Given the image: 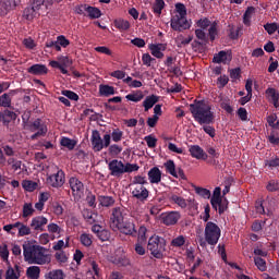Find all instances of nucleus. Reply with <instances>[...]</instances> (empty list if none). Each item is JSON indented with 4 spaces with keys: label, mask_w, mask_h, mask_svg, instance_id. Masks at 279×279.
<instances>
[{
    "label": "nucleus",
    "mask_w": 279,
    "mask_h": 279,
    "mask_svg": "<svg viewBox=\"0 0 279 279\" xmlns=\"http://www.w3.org/2000/svg\"><path fill=\"white\" fill-rule=\"evenodd\" d=\"M147 250L158 260L165 258V252H167V240L159 235H153L148 240Z\"/></svg>",
    "instance_id": "6"
},
{
    "label": "nucleus",
    "mask_w": 279,
    "mask_h": 279,
    "mask_svg": "<svg viewBox=\"0 0 279 279\" xmlns=\"http://www.w3.org/2000/svg\"><path fill=\"white\" fill-rule=\"evenodd\" d=\"M158 99L159 98L156 95L147 96L145 98V100L143 101L145 112H148L149 110H151V107L156 106V104H158Z\"/></svg>",
    "instance_id": "20"
},
{
    "label": "nucleus",
    "mask_w": 279,
    "mask_h": 279,
    "mask_svg": "<svg viewBox=\"0 0 279 279\" xmlns=\"http://www.w3.org/2000/svg\"><path fill=\"white\" fill-rule=\"evenodd\" d=\"M60 143L62 147H66V149H70V151L75 149V145H77L75 140H71L69 137H62Z\"/></svg>",
    "instance_id": "36"
},
{
    "label": "nucleus",
    "mask_w": 279,
    "mask_h": 279,
    "mask_svg": "<svg viewBox=\"0 0 279 279\" xmlns=\"http://www.w3.org/2000/svg\"><path fill=\"white\" fill-rule=\"evenodd\" d=\"M22 186L24 191H27L28 193H33V191H36V189H38V183L32 180H24L22 182Z\"/></svg>",
    "instance_id": "33"
},
{
    "label": "nucleus",
    "mask_w": 279,
    "mask_h": 279,
    "mask_svg": "<svg viewBox=\"0 0 279 279\" xmlns=\"http://www.w3.org/2000/svg\"><path fill=\"white\" fill-rule=\"evenodd\" d=\"M213 62L216 64H221V62H228V52L221 50L217 54L214 56Z\"/></svg>",
    "instance_id": "34"
},
{
    "label": "nucleus",
    "mask_w": 279,
    "mask_h": 279,
    "mask_svg": "<svg viewBox=\"0 0 279 279\" xmlns=\"http://www.w3.org/2000/svg\"><path fill=\"white\" fill-rule=\"evenodd\" d=\"M113 141V143H120V141H122L123 138V131L119 130V129H114L110 135V141Z\"/></svg>",
    "instance_id": "48"
},
{
    "label": "nucleus",
    "mask_w": 279,
    "mask_h": 279,
    "mask_svg": "<svg viewBox=\"0 0 279 279\" xmlns=\"http://www.w3.org/2000/svg\"><path fill=\"white\" fill-rule=\"evenodd\" d=\"M162 10H165V0H155L153 4V12L160 16L162 14Z\"/></svg>",
    "instance_id": "37"
},
{
    "label": "nucleus",
    "mask_w": 279,
    "mask_h": 279,
    "mask_svg": "<svg viewBox=\"0 0 279 279\" xmlns=\"http://www.w3.org/2000/svg\"><path fill=\"white\" fill-rule=\"evenodd\" d=\"M266 97L270 104L274 105L275 108H279V93L274 87H268L266 89Z\"/></svg>",
    "instance_id": "16"
},
{
    "label": "nucleus",
    "mask_w": 279,
    "mask_h": 279,
    "mask_svg": "<svg viewBox=\"0 0 279 279\" xmlns=\"http://www.w3.org/2000/svg\"><path fill=\"white\" fill-rule=\"evenodd\" d=\"M186 243L184 235H179L171 241L172 247H182Z\"/></svg>",
    "instance_id": "53"
},
{
    "label": "nucleus",
    "mask_w": 279,
    "mask_h": 279,
    "mask_svg": "<svg viewBox=\"0 0 279 279\" xmlns=\"http://www.w3.org/2000/svg\"><path fill=\"white\" fill-rule=\"evenodd\" d=\"M189 151L192 158H196V160H202L206 156V153H204V149L199 145L190 146Z\"/></svg>",
    "instance_id": "19"
},
{
    "label": "nucleus",
    "mask_w": 279,
    "mask_h": 279,
    "mask_svg": "<svg viewBox=\"0 0 279 279\" xmlns=\"http://www.w3.org/2000/svg\"><path fill=\"white\" fill-rule=\"evenodd\" d=\"M47 175L46 182L49 186H52V189H60L61 186H64V182L66 181L64 171H62L58 166H49Z\"/></svg>",
    "instance_id": "7"
},
{
    "label": "nucleus",
    "mask_w": 279,
    "mask_h": 279,
    "mask_svg": "<svg viewBox=\"0 0 279 279\" xmlns=\"http://www.w3.org/2000/svg\"><path fill=\"white\" fill-rule=\"evenodd\" d=\"M145 95L143 94L142 90H137L135 93L129 94L125 96V99L128 101H133L134 104H138V101H143Z\"/></svg>",
    "instance_id": "28"
},
{
    "label": "nucleus",
    "mask_w": 279,
    "mask_h": 279,
    "mask_svg": "<svg viewBox=\"0 0 279 279\" xmlns=\"http://www.w3.org/2000/svg\"><path fill=\"white\" fill-rule=\"evenodd\" d=\"M26 276L29 279H38V278H40V267H38V266H29L26 269Z\"/></svg>",
    "instance_id": "27"
},
{
    "label": "nucleus",
    "mask_w": 279,
    "mask_h": 279,
    "mask_svg": "<svg viewBox=\"0 0 279 279\" xmlns=\"http://www.w3.org/2000/svg\"><path fill=\"white\" fill-rule=\"evenodd\" d=\"M31 5L34 10H36L37 12H40V10L43 9V5H47V0H33L31 2Z\"/></svg>",
    "instance_id": "54"
},
{
    "label": "nucleus",
    "mask_w": 279,
    "mask_h": 279,
    "mask_svg": "<svg viewBox=\"0 0 279 279\" xmlns=\"http://www.w3.org/2000/svg\"><path fill=\"white\" fill-rule=\"evenodd\" d=\"M46 279H64V271L62 269L51 270L46 275Z\"/></svg>",
    "instance_id": "41"
},
{
    "label": "nucleus",
    "mask_w": 279,
    "mask_h": 279,
    "mask_svg": "<svg viewBox=\"0 0 279 279\" xmlns=\"http://www.w3.org/2000/svg\"><path fill=\"white\" fill-rule=\"evenodd\" d=\"M80 241L85 247H90L93 245V238L88 233L81 234Z\"/></svg>",
    "instance_id": "46"
},
{
    "label": "nucleus",
    "mask_w": 279,
    "mask_h": 279,
    "mask_svg": "<svg viewBox=\"0 0 279 279\" xmlns=\"http://www.w3.org/2000/svg\"><path fill=\"white\" fill-rule=\"evenodd\" d=\"M47 218L38 216L32 220L31 226L35 230H43V227L47 226Z\"/></svg>",
    "instance_id": "24"
},
{
    "label": "nucleus",
    "mask_w": 279,
    "mask_h": 279,
    "mask_svg": "<svg viewBox=\"0 0 279 279\" xmlns=\"http://www.w3.org/2000/svg\"><path fill=\"white\" fill-rule=\"evenodd\" d=\"M267 204H275L274 198H266L265 201L258 199L255 203L256 210H271L272 206H267Z\"/></svg>",
    "instance_id": "21"
},
{
    "label": "nucleus",
    "mask_w": 279,
    "mask_h": 279,
    "mask_svg": "<svg viewBox=\"0 0 279 279\" xmlns=\"http://www.w3.org/2000/svg\"><path fill=\"white\" fill-rule=\"evenodd\" d=\"M142 62L144 66H151V62H156V59H154L149 53H144L142 56Z\"/></svg>",
    "instance_id": "61"
},
{
    "label": "nucleus",
    "mask_w": 279,
    "mask_h": 279,
    "mask_svg": "<svg viewBox=\"0 0 279 279\" xmlns=\"http://www.w3.org/2000/svg\"><path fill=\"white\" fill-rule=\"evenodd\" d=\"M193 22L186 19V5L184 3H177L174 5V12L170 20V27L174 32H184L191 29Z\"/></svg>",
    "instance_id": "3"
},
{
    "label": "nucleus",
    "mask_w": 279,
    "mask_h": 279,
    "mask_svg": "<svg viewBox=\"0 0 279 279\" xmlns=\"http://www.w3.org/2000/svg\"><path fill=\"white\" fill-rule=\"evenodd\" d=\"M123 82L128 84L129 88H141L143 86V82L133 80L132 76H128Z\"/></svg>",
    "instance_id": "40"
},
{
    "label": "nucleus",
    "mask_w": 279,
    "mask_h": 279,
    "mask_svg": "<svg viewBox=\"0 0 279 279\" xmlns=\"http://www.w3.org/2000/svg\"><path fill=\"white\" fill-rule=\"evenodd\" d=\"M217 34H218V32H217V23L214 22L209 26V38H210L211 41L215 40V38H217Z\"/></svg>",
    "instance_id": "64"
},
{
    "label": "nucleus",
    "mask_w": 279,
    "mask_h": 279,
    "mask_svg": "<svg viewBox=\"0 0 279 279\" xmlns=\"http://www.w3.org/2000/svg\"><path fill=\"white\" fill-rule=\"evenodd\" d=\"M54 258L56 260H58V263H66L69 260V257L66 256V253H64V251H59L54 254Z\"/></svg>",
    "instance_id": "62"
},
{
    "label": "nucleus",
    "mask_w": 279,
    "mask_h": 279,
    "mask_svg": "<svg viewBox=\"0 0 279 279\" xmlns=\"http://www.w3.org/2000/svg\"><path fill=\"white\" fill-rule=\"evenodd\" d=\"M22 44L26 49H36V41L32 37L24 38Z\"/></svg>",
    "instance_id": "59"
},
{
    "label": "nucleus",
    "mask_w": 279,
    "mask_h": 279,
    "mask_svg": "<svg viewBox=\"0 0 279 279\" xmlns=\"http://www.w3.org/2000/svg\"><path fill=\"white\" fill-rule=\"evenodd\" d=\"M266 167H269V169H276V167H279V157L274 156L270 159L265 161Z\"/></svg>",
    "instance_id": "52"
},
{
    "label": "nucleus",
    "mask_w": 279,
    "mask_h": 279,
    "mask_svg": "<svg viewBox=\"0 0 279 279\" xmlns=\"http://www.w3.org/2000/svg\"><path fill=\"white\" fill-rule=\"evenodd\" d=\"M49 199V193L43 192L39 194L38 202L35 204L37 210H43L45 208V202Z\"/></svg>",
    "instance_id": "32"
},
{
    "label": "nucleus",
    "mask_w": 279,
    "mask_h": 279,
    "mask_svg": "<svg viewBox=\"0 0 279 279\" xmlns=\"http://www.w3.org/2000/svg\"><path fill=\"white\" fill-rule=\"evenodd\" d=\"M147 184V178L143 175H135L131 183V186H145Z\"/></svg>",
    "instance_id": "45"
},
{
    "label": "nucleus",
    "mask_w": 279,
    "mask_h": 279,
    "mask_svg": "<svg viewBox=\"0 0 279 279\" xmlns=\"http://www.w3.org/2000/svg\"><path fill=\"white\" fill-rule=\"evenodd\" d=\"M254 263L259 271H267V262L263 257H254Z\"/></svg>",
    "instance_id": "47"
},
{
    "label": "nucleus",
    "mask_w": 279,
    "mask_h": 279,
    "mask_svg": "<svg viewBox=\"0 0 279 279\" xmlns=\"http://www.w3.org/2000/svg\"><path fill=\"white\" fill-rule=\"evenodd\" d=\"M170 199H171V202H173L174 204L180 206V208H186V199H184L183 197L173 194L170 197Z\"/></svg>",
    "instance_id": "49"
},
{
    "label": "nucleus",
    "mask_w": 279,
    "mask_h": 279,
    "mask_svg": "<svg viewBox=\"0 0 279 279\" xmlns=\"http://www.w3.org/2000/svg\"><path fill=\"white\" fill-rule=\"evenodd\" d=\"M0 121H2L4 125L10 123V121H16V113H14V111L4 110L0 116Z\"/></svg>",
    "instance_id": "25"
},
{
    "label": "nucleus",
    "mask_w": 279,
    "mask_h": 279,
    "mask_svg": "<svg viewBox=\"0 0 279 279\" xmlns=\"http://www.w3.org/2000/svg\"><path fill=\"white\" fill-rule=\"evenodd\" d=\"M144 141L147 144V147H149V149H154V147H156L158 140L151 135H147L144 137Z\"/></svg>",
    "instance_id": "56"
},
{
    "label": "nucleus",
    "mask_w": 279,
    "mask_h": 279,
    "mask_svg": "<svg viewBox=\"0 0 279 279\" xmlns=\"http://www.w3.org/2000/svg\"><path fill=\"white\" fill-rule=\"evenodd\" d=\"M114 27L119 29L120 32H128L130 29V22L128 20L118 19L114 20Z\"/></svg>",
    "instance_id": "29"
},
{
    "label": "nucleus",
    "mask_w": 279,
    "mask_h": 279,
    "mask_svg": "<svg viewBox=\"0 0 279 279\" xmlns=\"http://www.w3.org/2000/svg\"><path fill=\"white\" fill-rule=\"evenodd\" d=\"M7 165L12 169V171H23V161L15 159L14 157H10L7 159Z\"/></svg>",
    "instance_id": "22"
},
{
    "label": "nucleus",
    "mask_w": 279,
    "mask_h": 279,
    "mask_svg": "<svg viewBox=\"0 0 279 279\" xmlns=\"http://www.w3.org/2000/svg\"><path fill=\"white\" fill-rule=\"evenodd\" d=\"M148 180L150 184H160L162 180V171L158 167H154L148 171Z\"/></svg>",
    "instance_id": "15"
},
{
    "label": "nucleus",
    "mask_w": 279,
    "mask_h": 279,
    "mask_svg": "<svg viewBox=\"0 0 279 279\" xmlns=\"http://www.w3.org/2000/svg\"><path fill=\"white\" fill-rule=\"evenodd\" d=\"M27 72L31 73V75H47L49 70L45 64H34L28 68Z\"/></svg>",
    "instance_id": "18"
},
{
    "label": "nucleus",
    "mask_w": 279,
    "mask_h": 279,
    "mask_svg": "<svg viewBox=\"0 0 279 279\" xmlns=\"http://www.w3.org/2000/svg\"><path fill=\"white\" fill-rule=\"evenodd\" d=\"M148 49H149L151 56H154V58H157L158 60H162L165 58V52H162V51H167V45L150 44L148 46Z\"/></svg>",
    "instance_id": "13"
},
{
    "label": "nucleus",
    "mask_w": 279,
    "mask_h": 279,
    "mask_svg": "<svg viewBox=\"0 0 279 279\" xmlns=\"http://www.w3.org/2000/svg\"><path fill=\"white\" fill-rule=\"evenodd\" d=\"M99 206L102 208H110L111 206H114V198L112 196H98Z\"/></svg>",
    "instance_id": "23"
},
{
    "label": "nucleus",
    "mask_w": 279,
    "mask_h": 279,
    "mask_svg": "<svg viewBox=\"0 0 279 279\" xmlns=\"http://www.w3.org/2000/svg\"><path fill=\"white\" fill-rule=\"evenodd\" d=\"M190 112L198 123L202 125L203 131L210 136V138H215L216 131L213 128V123H215V112H213V107L204 100H195L194 104L190 105Z\"/></svg>",
    "instance_id": "1"
},
{
    "label": "nucleus",
    "mask_w": 279,
    "mask_h": 279,
    "mask_svg": "<svg viewBox=\"0 0 279 279\" xmlns=\"http://www.w3.org/2000/svg\"><path fill=\"white\" fill-rule=\"evenodd\" d=\"M19 278H21V274L17 272L16 275V271H14V268H12V266H9L5 272V279H19Z\"/></svg>",
    "instance_id": "57"
},
{
    "label": "nucleus",
    "mask_w": 279,
    "mask_h": 279,
    "mask_svg": "<svg viewBox=\"0 0 279 279\" xmlns=\"http://www.w3.org/2000/svg\"><path fill=\"white\" fill-rule=\"evenodd\" d=\"M264 28L267 31V34H269V36H272V34H276V32H278V24L267 23L266 25H264Z\"/></svg>",
    "instance_id": "55"
},
{
    "label": "nucleus",
    "mask_w": 279,
    "mask_h": 279,
    "mask_svg": "<svg viewBox=\"0 0 279 279\" xmlns=\"http://www.w3.org/2000/svg\"><path fill=\"white\" fill-rule=\"evenodd\" d=\"M0 106H2V108H10V106H12V98H10V95L3 94L0 96Z\"/></svg>",
    "instance_id": "50"
},
{
    "label": "nucleus",
    "mask_w": 279,
    "mask_h": 279,
    "mask_svg": "<svg viewBox=\"0 0 279 279\" xmlns=\"http://www.w3.org/2000/svg\"><path fill=\"white\" fill-rule=\"evenodd\" d=\"M123 151V147L119 146L118 144H112L109 146V154L110 156H119Z\"/></svg>",
    "instance_id": "58"
},
{
    "label": "nucleus",
    "mask_w": 279,
    "mask_h": 279,
    "mask_svg": "<svg viewBox=\"0 0 279 279\" xmlns=\"http://www.w3.org/2000/svg\"><path fill=\"white\" fill-rule=\"evenodd\" d=\"M221 239V229L217 223L209 221L205 226V241L208 245H217Z\"/></svg>",
    "instance_id": "8"
},
{
    "label": "nucleus",
    "mask_w": 279,
    "mask_h": 279,
    "mask_svg": "<svg viewBox=\"0 0 279 279\" xmlns=\"http://www.w3.org/2000/svg\"><path fill=\"white\" fill-rule=\"evenodd\" d=\"M86 12H87L89 19H100L101 17V10H99L95 7L87 5Z\"/></svg>",
    "instance_id": "42"
},
{
    "label": "nucleus",
    "mask_w": 279,
    "mask_h": 279,
    "mask_svg": "<svg viewBox=\"0 0 279 279\" xmlns=\"http://www.w3.org/2000/svg\"><path fill=\"white\" fill-rule=\"evenodd\" d=\"M196 195H199V197H203L204 199H210V190L208 189H205V187H199V186H196L194 189Z\"/></svg>",
    "instance_id": "44"
},
{
    "label": "nucleus",
    "mask_w": 279,
    "mask_h": 279,
    "mask_svg": "<svg viewBox=\"0 0 279 279\" xmlns=\"http://www.w3.org/2000/svg\"><path fill=\"white\" fill-rule=\"evenodd\" d=\"M9 12H12V7L8 0H0V14L1 16L8 15Z\"/></svg>",
    "instance_id": "39"
},
{
    "label": "nucleus",
    "mask_w": 279,
    "mask_h": 279,
    "mask_svg": "<svg viewBox=\"0 0 279 279\" xmlns=\"http://www.w3.org/2000/svg\"><path fill=\"white\" fill-rule=\"evenodd\" d=\"M69 184L72 190V195H74L76 198H80L82 195H84V183H82L80 179L72 177L69 180Z\"/></svg>",
    "instance_id": "12"
},
{
    "label": "nucleus",
    "mask_w": 279,
    "mask_h": 279,
    "mask_svg": "<svg viewBox=\"0 0 279 279\" xmlns=\"http://www.w3.org/2000/svg\"><path fill=\"white\" fill-rule=\"evenodd\" d=\"M137 239L140 243H145V241H147V228L145 226L140 227Z\"/></svg>",
    "instance_id": "51"
},
{
    "label": "nucleus",
    "mask_w": 279,
    "mask_h": 279,
    "mask_svg": "<svg viewBox=\"0 0 279 279\" xmlns=\"http://www.w3.org/2000/svg\"><path fill=\"white\" fill-rule=\"evenodd\" d=\"M99 94L102 97H110V95H114V88L110 85H100L99 86Z\"/></svg>",
    "instance_id": "35"
},
{
    "label": "nucleus",
    "mask_w": 279,
    "mask_h": 279,
    "mask_svg": "<svg viewBox=\"0 0 279 279\" xmlns=\"http://www.w3.org/2000/svg\"><path fill=\"white\" fill-rule=\"evenodd\" d=\"M24 260L29 265H48L51 257L47 254V248L39 245H23Z\"/></svg>",
    "instance_id": "2"
},
{
    "label": "nucleus",
    "mask_w": 279,
    "mask_h": 279,
    "mask_svg": "<svg viewBox=\"0 0 279 279\" xmlns=\"http://www.w3.org/2000/svg\"><path fill=\"white\" fill-rule=\"evenodd\" d=\"M0 257L2 260H8L10 258V251L8 250V244H2L0 246Z\"/></svg>",
    "instance_id": "60"
},
{
    "label": "nucleus",
    "mask_w": 279,
    "mask_h": 279,
    "mask_svg": "<svg viewBox=\"0 0 279 279\" xmlns=\"http://www.w3.org/2000/svg\"><path fill=\"white\" fill-rule=\"evenodd\" d=\"M29 132H35L31 136L32 141H36V138H39V136H45L48 132L47 124L43 122L40 119H36L28 125Z\"/></svg>",
    "instance_id": "10"
},
{
    "label": "nucleus",
    "mask_w": 279,
    "mask_h": 279,
    "mask_svg": "<svg viewBox=\"0 0 279 279\" xmlns=\"http://www.w3.org/2000/svg\"><path fill=\"white\" fill-rule=\"evenodd\" d=\"M83 217L87 223H99L101 221V216L95 210L83 211Z\"/></svg>",
    "instance_id": "17"
},
{
    "label": "nucleus",
    "mask_w": 279,
    "mask_h": 279,
    "mask_svg": "<svg viewBox=\"0 0 279 279\" xmlns=\"http://www.w3.org/2000/svg\"><path fill=\"white\" fill-rule=\"evenodd\" d=\"M19 228H21V222H15V223H11V225H5L3 227L4 232H8V234H16V230H19Z\"/></svg>",
    "instance_id": "43"
},
{
    "label": "nucleus",
    "mask_w": 279,
    "mask_h": 279,
    "mask_svg": "<svg viewBox=\"0 0 279 279\" xmlns=\"http://www.w3.org/2000/svg\"><path fill=\"white\" fill-rule=\"evenodd\" d=\"M132 186V195L136 199L141 202L147 199L149 197V191L145 187V185H131Z\"/></svg>",
    "instance_id": "14"
},
{
    "label": "nucleus",
    "mask_w": 279,
    "mask_h": 279,
    "mask_svg": "<svg viewBox=\"0 0 279 279\" xmlns=\"http://www.w3.org/2000/svg\"><path fill=\"white\" fill-rule=\"evenodd\" d=\"M90 143L94 151H101V149L110 147V134H105L101 138L99 131L94 130L92 132Z\"/></svg>",
    "instance_id": "9"
},
{
    "label": "nucleus",
    "mask_w": 279,
    "mask_h": 279,
    "mask_svg": "<svg viewBox=\"0 0 279 279\" xmlns=\"http://www.w3.org/2000/svg\"><path fill=\"white\" fill-rule=\"evenodd\" d=\"M108 169L110 171V175L113 178H121V175L125 173H134V171H138L141 167L136 163H123V161L119 159H113L108 162Z\"/></svg>",
    "instance_id": "5"
},
{
    "label": "nucleus",
    "mask_w": 279,
    "mask_h": 279,
    "mask_svg": "<svg viewBox=\"0 0 279 279\" xmlns=\"http://www.w3.org/2000/svg\"><path fill=\"white\" fill-rule=\"evenodd\" d=\"M37 14H38V11L34 9L32 4L25 8L23 12V16L24 19H26V21H34Z\"/></svg>",
    "instance_id": "26"
},
{
    "label": "nucleus",
    "mask_w": 279,
    "mask_h": 279,
    "mask_svg": "<svg viewBox=\"0 0 279 279\" xmlns=\"http://www.w3.org/2000/svg\"><path fill=\"white\" fill-rule=\"evenodd\" d=\"M110 228L112 230H119L122 234H129L130 236H136V228L134 222L123 221V213L121 210H113L110 217Z\"/></svg>",
    "instance_id": "4"
},
{
    "label": "nucleus",
    "mask_w": 279,
    "mask_h": 279,
    "mask_svg": "<svg viewBox=\"0 0 279 279\" xmlns=\"http://www.w3.org/2000/svg\"><path fill=\"white\" fill-rule=\"evenodd\" d=\"M193 41V36L184 37V35H179L175 38V44L178 47H186V45H191Z\"/></svg>",
    "instance_id": "30"
},
{
    "label": "nucleus",
    "mask_w": 279,
    "mask_h": 279,
    "mask_svg": "<svg viewBox=\"0 0 279 279\" xmlns=\"http://www.w3.org/2000/svg\"><path fill=\"white\" fill-rule=\"evenodd\" d=\"M180 220V213L178 211H166L160 215V221L163 226H175Z\"/></svg>",
    "instance_id": "11"
},
{
    "label": "nucleus",
    "mask_w": 279,
    "mask_h": 279,
    "mask_svg": "<svg viewBox=\"0 0 279 279\" xmlns=\"http://www.w3.org/2000/svg\"><path fill=\"white\" fill-rule=\"evenodd\" d=\"M197 27H201V29H207V27H210L213 24L210 23V20L207 17L201 19L196 22Z\"/></svg>",
    "instance_id": "63"
},
{
    "label": "nucleus",
    "mask_w": 279,
    "mask_h": 279,
    "mask_svg": "<svg viewBox=\"0 0 279 279\" xmlns=\"http://www.w3.org/2000/svg\"><path fill=\"white\" fill-rule=\"evenodd\" d=\"M256 12V8L248 7L243 15V23L244 25L250 26L252 23V16H254V13Z\"/></svg>",
    "instance_id": "31"
},
{
    "label": "nucleus",
    "mask_w": 279,
    "mask_h": 279,
    "mask_svg": "<svg viewBox=\"0 0 279 279\" xmlns=\"http://www.w3.org/2000/svg\"><path fill=\"white\" fill-rule=\"evenodd\" d=\"M165 167L170 175H172L173 178H179L178 171H175V162H173V160H168L167 162H165Z\"/></svg>",
    "instance_id": "38"
}]
</instances>
